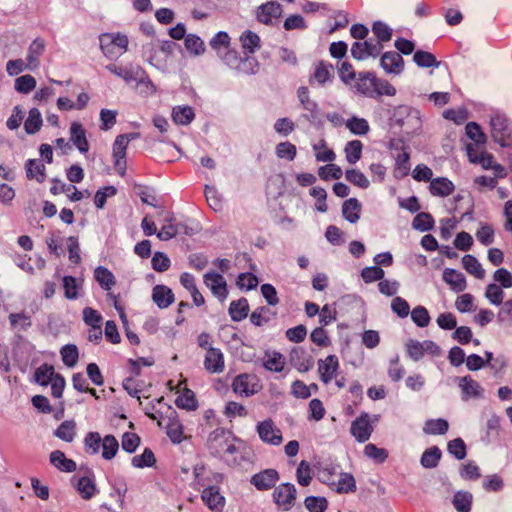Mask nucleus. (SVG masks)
Returning <instances> with one entry per match:
<instances>
[{"label": "nucleus", "instance_id": "1", "mask_svg": "<svg viewBox=\"0 0 512 512\" xmlns=\"http://www.w3.org/2000/svg\"><path fill=\"white\" fill-rule=\"evenodd\" d=\"M207 447L213 456L232 454L236 451V447L231 441L230 431L222 427L216 428L209 434Z\"/></svg>", "mask_w": 512, "mask_h": 512}, {"label": "nucleus", "instance_id": "2", "mask_svg": "<svg viewBox=\"0 0 512 512\" xmlns=\"http://www.w3.org/2000/svg\"><path fill=\"white\" fill-rule=\"evenodd\" d=\"M99 40L103 54L110 59H116L127 51L128 38L126 35L105 33L99 37Z\"/></svg>", "mask_w": 512, "mask_h": 512}, {"label": "nucleus", "instance_id": "3", "mask_svg": "<svg viewBox=\"0 0 512 512\" xmlns=\"http://www.w3.org/2000/svg\"><path fill=\"white\" fill-rule=\"evenodd\" d=\"M323 481L338 493H349L356 490V482L351 473L341 472L335 479V474L324 469L321 472Z\"/></svg>", "mask_w": 512, "mask_h": 512}, {"label": "nucleus", "instance_id": "4", "mask_svg": "<svg viewBox=\"0 0 512 512\" xmlns=\"http://www.w3.org/2000/svg\"><path fill=\"white\" fill-rule=\"evenodd\" d=\"M491 136L502 147H508L512 143V127L507 118L494 116L491 118Z\"/></svg>", "mask_w": 512, "mask_h": 512}, {"label": "nucleus", "instance_id": "5", "mask_svg": "<svg viewBox=\"0 0 512 512\" xmlns=\"http://www.w3.org/2000/svg\"><path fill=\"white\" fill-rule=\"evenodd\" d=\"M94 278L100 285L102 289L108 292L107 296L113 300V304L115 309L120 312L121 318H125V313L123 311L122 306L118 302V297L114 295L110 290L116 284V279L114 274L106 267L98 266L94 270Z\"/></svg>", "mask_w": 512, "mask_h": 512}, {"label": "nucleus", "instance_id": "6", "mask_svg": "<svg viewBox=\"0 0 512 512\" xmlns=\"http://www.w3.org/2000/svg\"><path fill=\"white\" fill-rule=\"evenodd\" d=\"M296 487L294 484L286 482L276 486L273 491V500L277 507L283 511H289L293 508L296 501Z\"/></svg>", "mask_w": 512, "mask_h": 512}, {"label": "nucleus", "instance_id": "7", "mask_svg": "<svg viewBox=\"0 0 512 512\" xmlns=\"http://www.w3.org/2000/svg\"><path fill=\"white\" fill-rule=\"evenodd\" d=\"M256 431L261 441L266 444L278 446L283 441L281 430L270 418L259 422L256 426Z\"/></svg>", "mask_w": 512, "mask_h": 512}, {"label": "nucleus", "instance_id": "8", "mask_svg": "<svg viewBox=\"0 0 512 512\" xmlns=\"http://www.w3.org/2000/svg\"><path fill=\"white\" fill-rule=\"evenodd\" d=\"M260 388L255 376L247 373L237 375L232 382L233 392L242 397H250L258 393Z\"/></svg>", "mask_w": 512, "mask_h": 512}, {"label": "nucleus", "instance_id": "9", "mask_svg": "<svg viewBox=\"0 0 512 512\" xmlns=\"http://www.w3.org/2000/svg\"><path fill=\"white\" fill-rule=\"evenodd\" d=\"M383 49V45L379 41L372 39L363 42H354L351 47V55L356 60H364L368 57L376 58Z\"/></svg>", "mask_w": 512, "mask_h": 512}, {"label": "nucleus", "instance_id": "10", "mask_svg": "<svg viewBox=\"0 0 512 512\" xmlns=\"http://www.w3.org/2000/svg\"><path fill=\"white\" fill-rule=\"evenodd\" d=\"M106 69L112 74L122 78L125 82H142L147 78L146 72L140 66L123 67L116 64H109Z\"/></svg>", "mask_w": 512, "mask_h": 512}, {"label": "nucleus", "instance_id": "11", "mask_svg": "<svg viewBox=\"0 0 512 512\" xmlns=\"http://www.w3.org/2000/svg\"><path fill=\"white\" fill-rule=\"evenodd\" d=\"M280 475L276 469L269 468L254 474L250 483L259 491H267L275 488V484L279 481Z\"/></svg>", "mask_w": 512, "mask_h": 512}, {"label": "nucleus", "instance_id": "12", "mask_svg": "<svg viewBox=\"0 0 512 512\" xmlns=\"http://www.w3.org/2000/svg\"><path fill=\"white\" fill-rule=\"evenodd\" d=\"M350 432L358 442H366L373 432L369 414L361 413V415L351 423Z\"/></svg>", "mask_w": 512, "mask_h": 512}, {"label": "nucleus", "instance_id": "13", "mask_svg": "<svg viewBox=\"0 0 512 512\" xmlns=\"http://www.w3.org/2000/svg\"><path fill=\"white\" fill-rule=\"evenodd\" d=\"M339 367V359L336 355H328L325 359H319L318 373L320 380L324 384H329L336 377Z\"/></svg>", "mask_w": 512, "mask_h": 512}, {"label": "nucleus", "instance_id": "14", "mask_svg": "<svg viewBox=\"0 0 512 512\" xmlns=\"http://www.w3.org/2000/svg\"><path fill=\"white\" fill-rule=\"evenodd\" d=\"M355 92L368 98H374L376 75L373 72H360L354 79Z\"/></svg>", "mask_w": 512, "mask_h": 512}, {"label": "nucleus", "instance_id": "15", "mask_svg": "<svg viewBox=\"0 0 512 512\" xmlns=\"http://www.w3.org/2000/svg\"><path fill=\"white\" fill-rule=\"evenodd\" d=\"M204 283L220 301L226 299L228 295L227 284L221 274L216 272L206 273L204 275Z\"/></svg>", "mask_w": 512, "mask_h": 512}, {"label": "nucleus", "instance_id": "16", "mask_svg": "<svg viewBox=\"0 0 512 512\" xmlns=\"http://www.w3.org/2000/svg\"><path fill=\"white\" fill-rule=\"evenodd\" d=\"M204 368L211 374H220L224 371V354L219 348L208 349L204 358Z\"/></svg>", "mask_w": 512, "mask_h": 512}, {"label": "nucleus", "instance_id": "17", "mask_svg": "<svg viewBox=\"0 0 512 512\" xmlns=\"http://www.w3.org/2000/svg\"><path fill=\"white\" fill-rule=\"evenodd\" d=\"M282 14V7L275 1H269L257 8L256 17L260 23L265 25L272 24L274 19H277Z\"/></svg>", "mask_w": 512, "mask_h": 512}, {"label": "nucleus", "instance_id": "18", "mask_svg": "<svg viewBox=\"0 0 512 512\" xmlns=\"http://www.w3.org/2000/svg\"><path fill=\"white\" fill-rule=\"evenodd\" d=\"M46 42L43 38H35L28 47L26 62L28 70H35L40 65V58L45 52Z\"/></svg>", "mask_w": 512, "mask_h": 512}, {"label": "nucleus", "instance_id": "19", "mask_svg": "<svg viewBox=\"0 0 512 512\" xmlns=\"http://www.w3.org/2000/svg\"><path fill=\"white\" fill-rule=\"evenodd\" d=\"M201 498L207 507L213 512H222L225 498L221 495L219 487L209 486L202 491Z\"/></svg>", "mask_w": 512, "mask_h": 512}, {"label": "nucleus", "instance_id": "20", "mask_svg": "<svg viewBox=\"0 0 512 512\" xmlns=\"http://www.w3.org/2000/svg\"><path fill=\"white\" fill-rule=\"evenodd\" d=\"M381 67L390 74H400L404 68V60L399 52H385L380 59Z\"/></svg>", "mask_w": 512, "mask_h": 512}, {"label": "nucleus", "instance_id": "21", "mask_svg": "<svg viewBox=\"0 0 512 512\" xmlns=\"http://www.w3.org/2000/svg\"><path fill=\"white\" fill-rule=\"evenodd\" d=\"M292 366L299 372H307L314 366V359L304 349H293L290 354Z\"/></svg>", "mask_w": 512, "mask_h": 512}, {"label": "nucleus", "instance_id": "22", "mask_svg": "<svg viewBox=\"0 0 512 512\" xmlns=\"http://www.w3.org/2000/svg\"><path fill=\"white\" fill-rule=\"evenodd\" d=\"M297 97L302 109L307 112L303 116L307 120H314L318 114V104L310 98L308 88L305 86L299 87L297 90Z\"/></svg>", "mask_w": 512, "mask_h": 512}, {"label": "nucleus", "instance_id": "23", "mask_svg": "<svg viewBox=\"0 0 512 512\" xmlns=\"http://www.w3.org/2000/svg\"><path fill=\"white\" fill-rule=\"evenodd\" d=\"M459 387L462 391V399L480 398L483 395V388L470 375L459 379Z\"/></svg>", "mask_w": 512, "mask_h": 512}, {"label": "nucleus", "instance_id": "24", "mask_svg": "<svg viewBox=\"0 0 512 512\" xmlns=\"http://www.w3.org/2000/svg\"><path fill=\"white\" fill-rule=\"evenodd\" d=\"M334 77V67L332 64L325 62V61H319L315 65L314 72L309 80L310 84L313 83V81L317 82L319 85H324L327 82H330Z\"/></svg>", "mask_w": 512, "mask_h": 512}, {"label": "nucleus", "instance_id": "25", "mask_svg": "<svg viewBox=\"0 0 512 512\" xmlns=\"http://www.w3.org/2000/svg\"><path fill=\"white\" fill-rule=\"evenodd\" d=\"M443 281L450 286L454 292H462L466 289L467 283L463 273L452 269L446 268L442 274Z\"/></svg>", "mask_w": 512, "mask_h": 512}, {"label": "nucleus", "instance_id": "26", "mask_svg": "<svg viewBox=\"0 0 512 512\" xmlns=\"http://www.w3.org/2000/svg\"><path fill=\"white\" fill-rule=\"evenodd\" d=\"M173 291L165 285H156L152 290V300L160 308H168L174 302Z\"/></svg>", "mask_w": 512, "mask_h": 512}, {"label": "nucleus", "instance_id": "27", "mask_svg": "<svg viewBox=\"0 0 512 512\" xmlns=\"http://www.w3.org/2000/svg\"><path fill=\"white\" fill-rule=\"evenodd\" d=\"M70 140L81 153H86L89 150V143L86 138V131L82 124L73 122L70 126Z\"/></svg>", "mask_w": 512, "mask_h": 512}, {"label": "nucleus", "instance_id": "28", "mask_svg": "<svg viewBox=\"0 0 512 512\" xmlns=\"http://www.w3.org/2000/svg\"><path fill=\"white\" fill-rule=\"evenodd\" d=\"M26 176L28 179H35L43 183L46 179V168L40 159H29L25 164Z\"/></svg>", "mask_w": 512, "mask_h": 512}, {"label": "nucleus", "instance_id": "29", "mask_svg": "<svg viewBox=\"0 0 512 512\" xmlns=\"http://www.w3.org/2000/svg\"><path fill=\"white\" fill-rule=\"evenodd\" d=\"M429 189L433 196L446 197L453 193L455 187L449 179L438 177L430 182Z\"/></svg>", "mask_w": 512, "mask_h": 512}, {"label": "nucleus", "instance_id": "30", "mask_svg": "<svg viewBox=\"0 0 512 512\" xmlns=\"http://www.w3.org/2000/svg\"><path fill=\"white\" fill-rule=\"evenodd\" d=\"M50 463L63 472H74L77 468L76 462L72 459H68L60 450L51 452Z\"/></svg>", "mask_w": 512, "mask_h": 512}, {"label": "nucleus", "instance_id": "31", "mask_svg": "<svg viewBox=\"0 0 512 512\" xmlns=\"http://www.w3.org/2000/svg\"><path fill=\"white\" fill-rule=\"evenodd\" d=\"M228 312L233 321L240 322L244 320L249 313L248 300L242 297L238 300L232 301L229 305Z\"/></svg>", "mask_w": 512, "mask_h": 512}, {"label": "nucleus", "instance_id": "32", "mask_svg": "<svg viewBox=\"0 0 512 512\" xmlns=\"http://www.w3.org/2000/svg\"><path fill=\"white\" fill-rule=\"evenodd\" d=\"M361 204L356 198H349L342 205V215L350 223H356L360 219Z\"/></svg>", "mask_w": 512, "mask_h": 512}, {"label": "nucleus", "instance_id": "33", "mask_svg": "<svg viewBox=\"0 0 512 512\" xmlns=\"http://www.w3.org/2000/svg\"><path fill=\"white\" fill-rule=\"evenodd\" d=\"M195 118V113L190 106H176L172 110V119L176 124L188 125Z\"/></svg>", "mask_w": 512, "mask_h": 512}, {"label": "nucleus", "instance_id": "34", "mask_svg": "<svg viewBox=\"0 0 512 512\" xmlns=\"http://www.w3.org/2000/svg\"><path fill=\"white\" fill-rule=\"evenodd\" d=\"M263 365L269 371L281 372L284 369L285 360L279 352H267L263 358Z\"/></svg>", "mask_w": 512, "mask_h": 512}, {"label": "nucleus", "instance_id": "35", "mask_svg": "<svg viewBox=\"0 0 512 512\" xmlns=\"http://www.w3.org/2000/svg\"><path fill=\"white\" fill-rule=\"evenodd\" d=\"M8 318L11 329L15 331H27L32 326L31 317L25 312L10 313Z\"/></svg>", "mask_w": 512, "mask_h": 512}, {"label": "nucleus", "instance_id": "36", "mask_svg": "<svg viewBox=\"0 0 512 512\" xmlns=\"http://www.w3.org/2000/svg\"><path fill=\"white\" fill-rule=\"evenodd\" d=\"M240 42L245 52L254 54L260 48V37L251 30L244 31L240 36Z\"/></svg>", "mask_w": 512, "mask_h": 512}, {"label": "nucleus", "instance_id": "37", "mask_svg": "<svg viewBox=\"0 0 512 512\" xmlns=\"http://www.w3.org/2000/svg\"><path fill=\"white\" fill-rule=\"evenodd\" d=\"M276 313H274L269 307L261 306L255 309L250 315V321L255 326H263L269 323Z\"/></svg>", "mask_w": 512, "mask_h": 512}, {"label": "nucleus", "instance_id": "38", "mask_svg": "<svg viewBox=\"0 0 512 512\" xmlns=\"http://www.w3.org/2000/svg\"><path fill=\"white\" fill-rule=\"evenodd\" d=\"M462 265L464 269L477 279L485 277V270L482 268L480 262L473 255L467 254L462 258Z\"/></svg>", "mask_w": 512, "mask_h": 512}, {"label": "nucleus", "instance_id": "39", "mask_svg": "<svg viewBox=\"0 0 512 512\" xmlns=\"http://www.w3.org/2000/svg\"><path fill=\"white\" fill-rule=\"evenodd\" d=\"M56 374L52 365L44 363L36 369L34 378L39 385L47 386L56 377Z\"/></svg>", "mask_w": 512, "mask_h": 512}, {"label": "nucleus", "instance_id": "40", "mask_svg": "<svg viewBox=\"0 0 512 512\" xmlns=\"http://www.w3.org/2000/svg\"><path fill=\"white\" fill-rule=\"evenodd\" d=\"M442 452L437 446L426 449L420 459V463L424 468H435L441 459Z\"/></svg>", "mask_w": 512, "mask_h": 512}, {"label": "nucleus", "instance_id": "41", "mask_svg": "<svg viewBox=\"0 0 512 512\" xmlns=\"http://www.w3.org/2000/svg\"><path fill=\"white\" fill-rule=\"evenodd\" d=\"M76 424L73 420H66L62 422L58 428L54 431V435L65 441V442H72L76 435Z\"/></svg>", "mask_w": 512, "mask_h": 512}, {"label": "nucleus", "instance_id": "42", "mask_svg": "<svg viewBox=\"0 0 512 512\" xmlns=\"http://www.w3.org/2000/svg\"><path fill=\"white\" fill-rule=\"evenodd\" d=\"M42 116L37 108L29 110L28 117L24 122V128L27 134H35L42 127Z\"/></svg>", "mask_w": 512, "mask_h": 512}, {"label": "nucleus", "instance_id": "43", "mask_svg": "<svg viewBox=\"0 0 512 512\" xmlns=\"http://www.w3.org/2000/svg\"><path fill=\"white\" fill-rule=\"evenodd\" d=\"M76 488L80 496L85 500L91 499L96 491L94 479L89 476L80 477L77 481Z\"/></svg>", "mask_w": 512, "mask_h": 512}, {"label": "nucleus", "instance_id": "44", "mask_svg": "<svg viewBox=\"0 0 512 512\" xmlns=\"http://www.w3.org/2000/svg\"><path fill=\"white\" fill-rule=\"evenodd\" d=\"M167 436L174 444H180L185 439L183 425L177 418H170Z\"/></svg>", "mask_w": 512, "mask_h": 512}, {"label": "nucleus", "instance_id": "45", "mask_svg": "<svg viewBox=\"0 0 512 512\" xmlns=\"http://www.w3.org/2000/svg\"><path fill=\"white\" fill-rule=\"evenodd\" d=\"M363 144L360 140L348 141L345 145L344 152L346 160L350 164H355L361 159Z\"/></svg>", "mask_w": 512, "mask_h": 512}, {"label": "nucleus", "instance_id": "46", "mask_svg": "<svg viewBox=\"0 0 512 512\" xmlns=\"http://www.w3.org/2000/svg\"><path fill=\"white\" fill-rule=\"evenodd\" d=\"M467 152L469 160L472 163L480 164L483 169H491L494 164V157L490 153L481 152L480 154H475L471 145H468Z\"/></svg>", "mask_w": 512, "mask_h": 512}, {"label": "nucleus", "instance_id": "47", "mask_svg": "<svg viewBox=\"0 0 512 512\" xmlns=\"http://www.w3.org/2000/svg\"><path fill=\"white\" fill-rule=\"evenodd\" d=\"M346 127L352 134L360 136L366 135L370 130L368 121L364 118H359L356 116H352L346 121Z\"/></svg>", "mask_w": 512, "mask_h": 512}, {"label": "nucleus", "instance_id": "48", "mask_svg": "<svg viewBox=\"0 0 512 512\" xmlns=\"http://www.w3.org/2000/svg\"><path fill=\"white\" fill-rule=\"evenodd\" d=\"M413 61L422 68L438 67L440 64L432 53L423 50L414 53Z\"/></svg>", "mask_w": 512, "mask_h": 512}, {"label": "nucleus", "instance_id": "49", "mask_svg": "<svg viewBox=\"0 0 512 512\" xmlns=\"http://www.w3.org/2000/svg\"><path fill=\"white\" fill-rule=\"evenodd\" d=\"M449 424L445 419H431L426 421L424 432L430 435H443L448 431Z\"/></svg>", "mask_w": 512, "mask_h": 512}, {"label": "nucleus", "instance_id": "50", "mask_svg": "<svg viewBox=\"0 0 512 512\" xmlns=\"http://www.w3.org/2000/svg\"><path fill=\"white\" fill-rule=\"evenodd\" d=\"M60 355L67 367H74L79 358L78 348L74 344L64 345L60 350Z\"/></svg>", "mask_w": 512, "mask_h": 512}, {"label": "nucleus", "instance_id": "51", "mask_svg": "<svg viewBox=\"0 0 512 512\" xmlns=\"http://www.w3.org/2000/svg\"><path fill=\"white\" fill-rule=\"evenodd\" d=\"M102 457L111 460L119 449V443L113 435H106L102 440Z\"/></svg>", "mask_w": 512, "mask_h": 512}, {"label": "nucleus", "instance_id": "52", "mask_svg": "<svg viewBox=\"0 0 512 512\" xmlns=\"http://www.w3.org/2000/svg\"><path fill=\"white\" fill-rule=\"evenodd\" d=\"M345 178L353 185L362 189H367L370 185V182L365 174L357 169H347L345 172Z\"/></svg>", "mask_w": 512, "mask_h": 512}, {"label": "nucleus", "instance_id": "53", "mask_svg": "<svg viewBox=\"0 0 512 512\" xmlns=\"http://www.w3.org/2000/svg\"><path fill=\"white\" fill-rule=\"evenodd\" d=\"M156 463V458L150 448H145L141 455L132 458V465L136 468L152 467Z\"/></svg>", "mask_w": 512, "mask_h": 512}, {"label": "nucleus", "instance_id": "54", "mask_svg": "<svg viewBox=\"0 0 512 512\" xmlns=\"http://www.w3.org/2000/svg\"><path fill=\"white\" fill-rule=\"evenodd\" d=\"M102 440L98 432H88L84 438L85 451L91 455L97 454L102 445Z\"/></svg>", "mask_w": 512, "mask_h": 512}, {"label": "nucleus", "instance_id": "55", "mask_svg": "<svg viewBox=\"0 0 512 512\" xmlns=\"http://www.w3.org/2000/svg\"><path fill=\"white\" fill-rule=\"evenodd\" d=\"M433 225V217L429 213L425 212L418 213L412 221V227L422 232L431 230Z\"/></svg>", "mask_w": 512, "mask_h": 512}, {"label": "nucleus", "instance_id": "56", "mask_svg": "<svg viewBox=\"0 0 512 512\" xmlns=\"http://www.w3.org/2000/svg\"><path fill=\"white\" fill-rule=\"evenodd\" d=\"M453 505L458 512H470L472 495L467 492H457L453 498Z\"/></svg>", "mask_w": 512, "mask_h": 512}, {"label": "nucleus", "instance_id": "57", "mask_svg": "<svg viewBox=\"0 0 512 512\" xmlns=\"http://www.w3.org/2000/svg\"><path fill=\"white\" fill-rule=\"evenodd\" d=\"M36 87V79L29 74L22 75L15 80V89L22 94H28Z\"/></svg>", "mask_w": 512, "mask_h": 512}, {"label": "nucleus", "instance_id": "58", "mask_svg": "<svg viewBox=\"0 0 512 512\" xmlns=\"http://www.w3.org/2000/svg\"><path fill=\"white\" fill-rule=\"evenodd\" d=\"M372 32L376 36L375 41H379L381 44L382 42H387L392 38V29L381 21H375L373 23Z\"/></svg>", "mask_w": 512, "mask_h": 512}, {"label": "nucleus", "instance_id": "59", "mask_svg": "<svg viewBox=\"0 0 512 512\" xmlns=\"http://www.w3.org/2000/svg\"><path fill=\"white\" fill-rule=\"evenodd\" d=\"M186 49L194 55H201L205 51L204 42L195 34H188L184 41Z\"/></svg>", "mask_w": 512, "mask_h": 512}, {"label": "nucleus", "instance_id": "60", "mask_svg": "<svg viewBox=\"0 0 512 512\" xmlns=\"http://www.w3.org/2000/svg\"><path fill=\"white\" fill-rule=\"evenodd\" d=\"M175 404L177 407L186 410H194L197 408V400L195 398V395L189 389H186L184 393H182L176 398Z\"/></svg>", "mask_w": 512, "mask_h": 512}, {"label": "nucleus", "instance_id": "61", "mask_svg": "<svg viewBox=\"0 0 512 512\" xmlns=\"http://www.w3.org/2000/svg\"><path fill=\"white\" fill-rule=\"evenodd\" d=\"M297 482L301 486H308L312 481V470L309 463L302 460L297 467L296 471Z\"/></svg>", "mask_w": 512, "mask_h": 512}, {"label": "nucleus", "instance_id": "62", "mask_svg": "<svg viewBox=\"0 0 512 512\" xmlns=\"http://www.w3.org/2000/svg\"><path fill=\"white\" fill-rule=\"evenodd\" d=\"M364 454L377 463H383L388 458V451L384 448H379L375 444L369 443L364 448Z\"/></svg>", "mask_w": 512, "mask_h": 512}, {"label": "nucleus", "instance_id": "63", "mask_svg": "<svg viewBox=\"0 0 512 512\" xmlns=\"http://www.w3.org/2000/svg\"><path fill=\"white\" fill-rule=\"evenodd\" d=\"M276 155L280 159L294 160L297 154V148L291 142H281L276 146Z\"/></svg>", "mask_w": 512, "mask_h": 512}, {"label": "nucleus", "instance_id": "64", "mask_svg": "<svg viewBox=\"0 0 512 512\" xmlns=\"http://www.w3.org/2000/svg\"><path fill=\"white\" fill-rule=\"evenodd\" d=\"M304 504L310 512H325L328 507L326 498L317 496L306 497Z\"/></svg>", "mask_w": 512, "mask_h": 512}]
</instances>
